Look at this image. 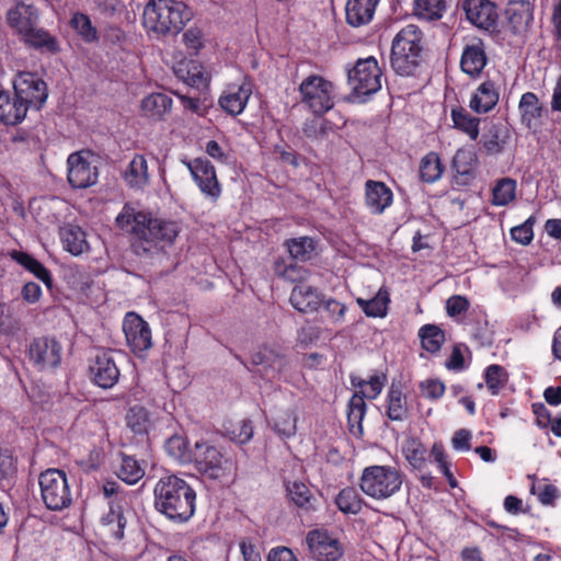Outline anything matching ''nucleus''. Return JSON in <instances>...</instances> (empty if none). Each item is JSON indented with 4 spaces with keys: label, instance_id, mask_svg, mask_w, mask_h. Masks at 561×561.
Wrapping results in <instances>:
<instances>
[{
    "label": "nucleus",
    "instance_id": "51",
    "mask_svg": "<svg viewBox=\"0 0 561 561\" xmlns=\"http://www.w3.org/2000/svg\"><path fill=\"white\" fill-rule=\"evenodd\" d=\"M518 108L522 115V121L527 126H530L531 122L541 114L539 100L533 92H526L522 95Z\"/></svg>",
    "mask_w": 561,
    "mask_h": 561
},
{
    "label": "nucleus",
    "instance_id": "30",
    "mask_svg": "<svg viewBox=\"0 0 561 561\" xmlns=\"http://www.w3.org/2000/svg\"><path fill=\"white\" fill-rule=\"evenodd\" d=\"M60 240L64 249L72 255H80L89 250L85 232L76 225H65L60 228Z\"/></svg>",
    "mask_w": 561,
    "mask_h": 561
},
{
    "label": "nucleus",
    "instance_id": "11",
    "mask_svg": "<svg viewBox=\"0 0 561 561\" xmlns=\"http://www.w3.org/2000/svg\"><path fill=\"white\" fill-rule=\"evenodd\" d=\"M385 376H371L367 380V385L359 392L353 394L348 402L347 421L350 432L354 436H360L363 434L362 422L366 414L365 399H376L382 391Z\"/></svg>",
    "mask_w": 561,
    "mask_h": 561
},
{
    "label": "nucleus",
    "instance_id": "54",
    "mask_svg": "<svg viewBox=\"0 0 561 561\" xmlns=\"http://www.w3.org/2000/svg\"><path fill=\"white\" fill-rule=\"evenodd\" d=\"M297 417L290 410L278 412L274 420V430L283 437H291L295 435Z\"/></svg>",
    "mask_w": 561,
    "mask_h": 561
},
{
    "label": "nucleus",
    "instance_id": "5",
    "mask_svg": "<svg viewBox=\"0 0 561 561\" xmlns=\"http://www.w3.org/2000/svg\"><path fill=\"white\" fill-rule=\"evenodd\" d=\"M403 483V473L392 466L366 467L360 477L362 491L374 500H387L398 493Z\"/></svg>",
    "mask_w": 561,
    "mask_h": 561
},
{
    "label": "nucleus",
    "instance_id": "12",
    "mask_svg": "<svg viewBox=\"0 0 561 561\" xmlns=\"http://www.w3.org/2000/svg\"><path fill=\"white\" fill-rule=\"evenodd\" d=\"M251 364L257 366L267 380L280 379L285 376L289 360L279 346H261L251 354Z\"/></svg>",
    "mask_w": 561,
    "mask_h": 561
},
{
    "label": "nucleus",
    "instance_id": "23",
    "mask_svg": "<svg viewBox=\"0 0 561 561\" xmlns=\"http://www.w3.org/2000/svg\"><path fill=\"white\" fill-rule=\"evenodd\" d=\"M392 191L383 182H366L365 204L371 214L381 215L392 204Z\"/></svg>",
    "mask_w": 561,
    "mask_h": 561
},
{
    "label": "nucleus",
    "instance_id": "9",
    "mask_svg": "<svg viewBox=\"0 0 561 561\" xmlns=\"http://www.w3.org/2000/svg\"><path fill=\"white\" fill-rule=\"evenodd\" d=\"M381 69L374 57L357 60L348 70L347 82L357 98L375 94L381 89Z\"/></svg>",
    "mask_w": 561,
    "mask_h": 561
},
{
    "label": "nucleus",
    "instance_id": "35",
    "mask_svg": "<svg viewBox=\"0 0 561 561\" xmlns=\"http://www.w3.org/2000/svg\"><path fill=\"white\" fill-rule=\"evenodd\" d=\"M451 121L454 128L466 134L470 140H477L480 134V119L472 116L463 107L451 108Z\"/></svg>",
    "mask_w": 561,
    "mask_h": 561
},
{
    "label": "nucleus",
    "instance_id": "17",
    "mask_svg": "<svg viewBox=\"0 0 561 561\" xmlns=\"http://www.w3.org/2000/svg\"><path fill=\"white\" fill-rule=\"evenodd\" d=\"M252 93L253 84L245 77L240 82L228 84L221 92L218 104L227 114L238 116L245 110Z\"/></svg>",
    "mask_w": 561,
    "mask_h": 561
},
{
    "label": "nucleus",
    "instance_id": "50",
    "mask_svg": "<svg viewBox=\"0 0 561 561\" xmlns=\"http://www.w3.org/2000/svg\"><path fill=\"white\" fill-rule=\"evenodd\" d=\"M145 474V469L130 456H122L117 476L127 484L137 483Z\"/></svg>",
    "mask_w": 561,
    "mask_h": 561
},
{
    "label": "nucleus",
    "instance_id": "8",
    "mask_svg": "<svg viewBox=\"0 0 561 561\" xmlns=\"http://www.w3.org/2000/svg\"><path fill=\"white\" fill-rule=\"evenodd\" d=\"M299 92L301 101L313 114H324L334 106V84L320 76L305 78L299 85Z\"/></svg>",
    "mask_w": 561,
    "mask_h": 561
},
{
    "label": "nucleus",
    "instance_id": "61",
    "mask_svg": "<svg viewBox=\"0 0 561 561\" xmlns=\"http://www.w3.org/2000/svg\"><path fill=\"white\" fill-rule=\"evenodd\" d=\"M253 436L252 423L248 420L240 421L229 433V437L237 444H245Z\"/></svg>",
    "mask_w": 561,
    "mask_h": 561
},
{
    "label": "nucleus",
    "instance_id": "33",
    "mask_svg": "<svg viewBox=\"0 0 561 561\" xmlns=\"http://www.w3.org/2000/svg\"><path fill=\"white\" fill-rule=\"evenodd\" d=\"M273 272L277 277L291 283L307 282L310 277L308 270L284 257L274 261Z\"/></svg>",
    "mask_w": 561,
    "mask_h": 561
},
{
    "label": "nucleus",
    "instance_id": "34",
    "mask_svg": "<svg viewBox=\"0 0 561 561\" xmlns=\"http://www.w3.org/2000/svg\"><path fill=\"white\" fill-rule=\"evenodd\" d=\"M287 495L290 501L305 511L316 510L317 499L313 496L309 486L298 480L286 483Z\"/></svg>",
    "mask_w": 561,
    "mask_h": 561
},
{
    "label": "nucleus",
    "instance_id": "3",
    "mask_svg": "<svg viewBox=\"0 0 561 561\" xmlns=\"http://www.w3.org/2000/svg\"><path fill=\"white\" fill-rule=\"evenodd\" d=\"M192 19L188 7L179 0H148L142 24L153 36L175 35Z\"/></svg>",
    "mask_w": 561,
    "mask_h": 561
},
{
    "label": "nucleus",
    "instance_id": "31",
    "mask_svg": "<svg viewBox=\"0 0 561 561\" xmlns=\"http://www.w3.org/2000/svg\"><path fill=\"white\" fill-rule=\"evenodd\" d=\"M124 180L133 188H144L149 184L150 175L145 156L136 154L128 163Z\"/></svg>",
    "mask_w": 561,
    "mask_h": 561
},
{
    "label": "nucleus",
    "instance_id": "10",
    "mask_svg": "<svg viewBox=\"0 0 561 561\" xmlns=\"http://www.w3.org/2000/svg\"><path fill=\"white\" fill-rule=\"evenodd\" d=\"M100 158L91 150H80L68 156V182L73 188H87L96 184Z\"/></svg>",
    "mask_w": 561,
    "mask_h": 561
},
{
    "label": "nucleus",
    "instance_id": "41",
    "mask_svg": "<svg viewBox=\"0 0 561 561\" xmlns=\"http://www.w3.org/2000/svg\"><path fill=\"white\" fill-rule=\"evenodd\" d=\"M420 178L423 182L434 183L438 181L444 173V165L436 152L425 154L419 167Z\"/></svg>",
    "mask_w": 561,
    "mask_h": 561
},
{
    "label": "nucleus",
    "instance_id": "19",
    "mask_svg": "<svg viewBox=\"0 0 561 561\" xmlns=\"http://www.w3.org/2000/svg\"><path fill=\"white\" fill-rule=\"evenodd\" d=\"M461 8L466 19L476 27L493 31L497 25L499 13L490 0H463Z\"/></svg>",
    "mask_w": 561,
    "mask_h": 561
},
{
    "label": "nucleus",
    "instance_id": "26",
    "mask_svg": "<svg viewBox=\"0 0 561 561\" xmlns=\"http://www.w3.org/2000/svg\"><path fill=\"white\" fill-rule=\"evenodd\" d=\"M8 24L21 36L37 25V10L24 2H18L7 12Z\"/></svg>",
    "mask_w": 561,
    "mask_h": 561
},
{
    "label": "nucleus",
    "instance_id": "20",
    "mask_svg": "<svg viewBox=\"0 0 561 561\" xmlns=\"http://www.w3.org/2000/svg\"><path fill=\"white\" fill-rule=\"evenodd\" d=\"M323 297L318 288L301 282L293 288L289 301L297 311L313 313L321 307Z\"/></svg>",
    "mask_w": 561,
    "mask_h": 561
},
{
    "label": "nucleus",
    "instance_id": "16",
    "mask_svg": "<svg viewBox=\"0 0 561 561\" xmlns=\"http://www.w3.org/2000/svg\"><path fill=\"white\" fill-rule=\"evenodd\" d=\"M127 345L131 352L142 356L152 346V336L149 324L135 312H128L123 322Z\"/></svg>",
    "mask_w": 561,
    "mask_h": 561
},
{
    "label": "nucleus",
    "instance_id": "43",
    "mask_svg": "<svg viewBox=\"0 0 561 561\" xmlns=\"http://www.w3.org/2000/svg\"><path fill=\"white\" fill-rule=\"evenodd\" d=\"M483 377L489 392L497 396L506 387L510 375L503 366L492 364L484 369Z\"/></svg>",
    "mask_w": 561,
    "mask_h": 561
},
{
    "label": "nucleus",
    "instance_id": "1",
    "mask_svg": "<svg viewBox=\"0 0 561 561\" xmlns=\"http://www.w3.org/2000/svg\"><path fill=\"white\" fill-rule=\"evenodd\" d=\"M122 230L130 232L138 238L137 251L145 253L159 252L174 243L180 233L176 221L151 218L148 214L136 211L125 206L116 217Z\"/></svg>",
    "mask_w": 561,
    "mask_h": 561
},
{
    "label": "nucleus",
    "instance_id": "6",
    "mask_svg": "<svg viewBox=\"0 0 561 561\" xmlns=\"http://www.w3.org/2000/svg\"><path fill=\"white\" fill-rule=\"evenodd\" d=\"M192 455L197 470L206 478L221 482L234 478L236 461L215 446L205 442H196Z\"/></svg>",
    "mask_w": 561,
    "mask_h": 561
},
{
    "label": "nucleus",
    "instance_id": "58",
    "mask_svg": "<svg viewBox=\"0 0 561 561\" xmlns=\"http://www.w3.org/2000/svg\"><path fill=\"white\" fill-rule=\"evenodd\" d=\"M183 43L190 54L197 55L205 44L204 32L197 26L188 27L183 33Z\"/></svg>",
    "mask_w": 561,
    "mask_h": 561
},
{
    "label": "nucleus",
    "instance_id": "48",
    "mask_svg": "<svg viewBox=\"0 0 561 561\" xmlns=\"http://www.w3.org/2000/svg\"><path fill=\"white\" fill-rule=\"evenodd\" d=\"M127 426L138 435L146 434L151 426L148 411L140 405L131 407L126 414Z\"/></svg>",
    "mask_w": 561,
    "mask_h": 561
},
{
    "label": "nucleus",
    "instance_id": "22",
    "mask_svg": "<svg viewBox=\"0 0 561 561\" xmlns=\"http://www.w3.org/2000/svg\"><path fill=\"white\" fill-rule=\"evenodd\" d=\"M488 64L484 44L478 39L465 46L461 58V70L471 78H478Z\"/></svg>",
    "mask_w": 561,
    "mask_h": 561
},
{
    "label": "nucleus",
    "instance_id": "47",
    "mask_svg": "<svg viewBox=\"0 0 561 561\" xmlns=\"http://www.w3.org/2000/svg\"><path fill=\"white\" fill-rule=\"evenodd\" d=\"M70 26L85 43H94L99 39L98 30L92 25L90 18L84 13H73L70 19Z\"/></svg>",
    "mask_w": 561,
    "mask_h": 561
},
{
    "label": "nucleus",
    "instance_id": "24",
    "mask_svg": "<svg viewBox=\"0 0 561 561\" xmlns=\"http://www.w3.org/2000/svg\"><path fill=\"white\" fill-rule=\"evenodd\" d=\"M499 100V87L492 80H485L472 93L469 107L477 114H486L496 106Z\"/></svg>",
    "mask_w": 561,
    "mask_h": 561
},
{
    "label": "nucleus",
    "instance_id": "49",
    "mask_svg": "<svg viewBox=\"0 0 561 561\" xmlns=\"http://www.w3.org/2000/svg\"><path fill=\"white\" fill-rule=\"evenodd\" d=\"M422 346L425 351L436 353L440 350L444 341V332L434 324H425L419 331Z\"/></svg>",
    "mask_w": 561,
    "mask_h": 561
},
{
    "label": "nucleus",
    "instance_id": "55",
    "mask_svg": "<svg viewBox=\"0 0 561 561\" xmlns=\"http://www.w3.org/2000/svg\"><path fill=\"white\" fill-rule=\"evenodd\" d=\"M477 159L468 150H458L453 160V167L460 175H471L476 169Z\"/></svg>",
    "mask_w": 561,
    "mask_h": 561
},
{
    "label": "nucleus",
    "instance_id": "45",
    "mask_svg": "<svg viewBox=\"0 0 561 561\" xmlns=\"http://www.w3.org/2000/svg\"><path fill=\"white\" fill-rule=\"evenodd\" d=\"M517 183L511 178H502L496 181L492 190V204L494 206H507L516 197Z\"/></svg>",
    "mask_w": 561,
    "mask_h": 561
},
{
    "label": "nucleus",
    "instance_id": "2",
    "mask_svg": "<svg viewBox=\"0 0 561 561\" xmlns=\"http://www.w3.org/2000/svg\"><path fill=\"white\" fill-rule=\"evenodd\" d=\"M153 495L156 510L170 520L185 523L195 513V491L175 474L161 477L153 489Z\"/></svg>",
    "mask_w": 561,
    "mask_h": 561
},
{
    "label": "nucleus",
    "instance_id": "39",
    "mask_svg": "<svg viewBox=\"0 0 561 561\" xmlns=\"http://www.w3.org/2000/svg\"><path fill=\"white\" fill-rule=\"evenodd\" d=\"M23 41L31 47L36 49L46 50L49 53L58 51V42L44 28H39L36 25L33 26L28 32L22 35Z\"/></svg>",
    "mask_w": 561,
    "mask_h": 561
},
{
    "label": "nucleus",
    "instance_id": "63",
    "mask_svg": "<svg viewBox=\"0 0 561 561\" xmlns=\"http://www.w3.org/2000/svg\"><path fill=\"white\" fill-rule=\"evenodd\" d=\"M168 454L178 460H184L186 455V443L183 437L175 435L170 437L165 443Z\"/></svg>",
    "mask_w": 561,
    "mask_h": 561
},
{
    "label": "nucleus",
    "instance_id": "28",
    "mask_svg": "<svg viewBox=\"0 0 561 561\" xmlns=\"http://www.w3.org/2000/svg\"><path fill=\"white\" fill-rule=\"evenodd\" d=\"M380 0H347L345 5L346 22L359 27L368 24L374 15Z\"/></svg>",
    "mask_w": 561,
    "mask_h": 561
},
{
    "label": "nucleus",
    "instance_id": "42",
    "mask_svg": "<svg viewBox=\"0 0 561 561\" xmlns=\"http://www.w3.org/2000/svg\"><path fill=\"white\" fill-rule=\"evenodd\" d=\"M285 245L293 260L308 261L310 260L317 249V242L310 237L293 238L285 242Z\"/></svg>",
    "mask_w": 561,
    "mask_h": 561
},
{
    "label": "nucleus",
    "instance_id": "40",
    "mask_svg": "<svg viewBox=\"0 0 561 561\" xmlns=\"http://www.w3.org/2000/svg\"><path fill=\"white\" fill-rule=\"evenodd\" d=\"M402 454L413 469L422 470L425 467L427 449L419 439L407 438L402 445Z\"/></svg>",
    "mask_w": 561,
    "mask_h": 561
},
{
    "label": "nucleus",
    "instance_id": "25",
    "mask_svg": "<svg viewBox=\"0 0 561 561\" xmlns=\"http://www.w3.org/2000/svg\"><path fill=\"white\" fill-rule=\"evenodd\" d=\"M91 373L95 383L104 389L112 388L119 377L113 356L106 352L96 355Z\"/></svg>",
    "mask_w": 561,
    "mask_h": 561
},
{
    "label": "nucleus",
    "instance_id": "56",
    "mask_svg": "<svg viewBox=\"0 0 561 561\" xmlns=\"http://www.w3.org/2000/svg\"><path fill=\"white\" fill-rule=\"evenodd\" d=\"M431 454L434 460L437 462L440 472L447 478L450 486L455 488L457 483L450 471L444 445L440 442L434 443L431 449Z\"/></svg>",
    "mask_w": 561,
    "mask_h": 561
},
{
    "label": "nucleus",
    "instance_id": "4",
    "mask_svg": "<svg viewBox=\"0 0 561 561\" xmlns=\"http://www.w3.org/2000/svg\"><path fill=\"white\" fill-rule=\"evenodd\" d=\"M422 32L413 24L400 30L392 41L390 64L393 71L403 77L412 76L422 58Z\"/></svg>",
    "mask_w": 561,
    "mask_h": 561
},
{
    "label": "nucleus",
    "instance_id": "13",
    "mask_svg": "<svg viewBox=\"0 0 561 561\" xmlns=\"http://www.w3.org/2000/svg\"><path fill=\"white\" fill-rule=\"evenodd\" d=\"M15 96L25 105V110H39L46 102L48 93L46 83L32 72H20L13 81Z\"/></svg>",
    "mask_w": 561,
    "mask_h": 561
},
{
    "label": "nucleus",
    "instance_id": "29",
    "mask_svg": "<svg viewBox=\"0 0 561 561\" xmlns=\"http://www.w3.org/2000/svg\"><path fill=\"white\" fill-rule=\"evenodd\" d=\"M510 139L511 133L507 126L503 124H493L482 136L481 142L488 154L497 156L504 151Z\"/></svg>",
    "mask_w": 561,
    "mask_h": 561
},
{
    "label": "nucleus",
    "instance_id": "60",
    "mask_svg": "<svg viewBox=\"0 0 561 561\" xmlns=\"http://www.w3.org/2000/svg\"><path fill=\"white\" fill-rule=\"evenodd\" d=\"M421 394L430 400H437L445 392V385L438 379H425L420 383Z\"/></svg>",
    "mask_w": 561,
    "mask_h": 561
},
{
    "label": "nucleus",
    "instance_id": "14",
    "mask_svg": "<svg viewBox=\"0 0 561 561\" xmlns=\"http://www.w3.org/2000/svg\"><path fill=\"white\" fill-rule=\"evenodd\" d=\"M185 164L204 197L216 203L221 196L222 190L214 165L202 158L187 161Z\"/></svg>",
    "mask_w": 561,
    "mask_h": 561
},
{
    "label": "nucleus",
    "instance_id": "53",
    "mask_svg": "<svg viewBox=\"0 0 561 561\" xmlns=\"http://www.w3.org/2000/svg\"><path fill=\"white\" fill-rule=\"evenodd\" d=\"M339 510L345 514H357L362 510V501L352 488L340 491L335 499Z\"/></svg>",
    "mask_w": 561,
    "mask_h": 561
},
{
    "label": "nucleus",
    "instance_id": "64",
    "mask_svg": "<svg viewBox=\"0 0 561 561\" xmlns=\"http://www.w3.org/2000/svg\"><path fill=\"white\" fill-rule=\"evenodd\" d=\"M468 348L462 345H455L446 366L451 370H463L466 368L465 353Z\"/></svg>",
    "mask_w": 561,
    "mask_h": 561
},
{
    "label": "nucleus",
    "instance_id": "62",
    "mask_svg": "<svg viewBox=\"0 0 561 561\" xmlns=\"http://www.w3.org/2000/svg\"><path fill=\"white\" fill-rule=\"evenodd\" d=\"M469 308V301L460 295L451 296L446 301V310L449 317L457 318L465 313Z\"/></svg>",
    "mask_w": 561,
    "mask_h": 561
},
{
    "label": "nucleus",
    "instance_id": "21",
    "mask_svg": "<svg viewBox=\"0 0 561 561\" xmlns=\"http://www.w3.org/2000/svg\"><path fill=\"white\" fill-rule=\"evenodd\" d=\"M173 72L178 79L196 89L206 88L210 81V75L204 66L193 59H182L173 66Z\"/></svg>",
    "mask_w": 561,
    "mask_h": 561
},
{
    "label": "nucleus",
    "instance_id": "7",
    "mask_svg": "<svg viewBox=\"0 0 561 561\" xmlns=\"http://www.w3.org/2000/svg\"><path fill=\"white\" fill-rule=\"evenodd\" d=\"M41 496L50 511H61L70 506L72 495L65 471L48 469L38 479Z\"/></svg>",
    "mask_w": 561,
    "mask_h": 561
},
{
    "label": "nucleus",
    "instance_id": "52",
    "mask_svg": "<svg viewBox=\"0 0 561 561\" xmlns=\"http://www.w3.org/2000/svg\"><path fill=\"white\" fill-rule=\"evenodd\" d=\"M388 302V294L382 293L381 290H379L378 294L369 300H365L363 298L357 299V304L362 307L365 314L374 318L386 316Z\"/></svg>",
    "mask_w": 561,
    "mask_h": 561
},
{
    "label": "nucleus",
    "instance_id": "44",
    "mask_svg": "<svg viewBox=\"0 0 561 561\" xmlns=\"http://www.w3.org/2000/svg\"><path fill=\"white\" fill-rule=\"evenodd\" d=\"M413 4L414 14L426 21L440 19L447 9V0H414Z\"/></svg>",
    "mask_w": 561,
    "mask_h": 561
},
{
    "label": "nucleus",
    "instance_id": "38",
    "mask_svg": "<svg viewBox=\"0 0 561 561\" xmlns=\"http://www.w3.org/2000/svg\"><path fill=\"white\" fill-rule=\"evenodd\" d=\"M12 259L22 265L26 271L32 273L36 278L42 280L48 288L53 286L50 272L35 257L25 252L14 251Z\"/></svg>",
    "mask_w": 561,
    "mask_h": 561
},
{
    "label": "nucleus",
    "instance_id": "15",
    "mask_svg": "<svg viewBox=\"0 0 561 561\" xmlns=\"http://www.w3.org/2000/svg\"><path fill=\"white\" fill-rule=\"evenodd\" d=\"M306 542L316 561H337L344 554L343 545L327 529L310 530Z\"/></svg>",
    "mask_w": 561,
    "mask_h": 561
},
{
    "label": "nucleus",
    "instance_id": "18",
    "mask_svg": "<svg viewBox=\"0 0 561 561\" xmlns=\"http://www.w3.org/2000/svg\"><path fill=\"white\" fill-rule=\"evenodd\" d=\"M62 347L55 339L39 337L30 346V358L41 370H53L61 363Z\"/></svg>",
    "mask_w": 561,
    "mask_h": 561
},
{
    "label": "nucleus",
    "instance_id": "46",
    "mask_svg": "<svg viewBox=\"0 0 561 561\" xmlns=\"http://www.w3.org/2000/svg\"><path fill=\"white\" fill-rule=\"evenodd\" d=\"M387 415L392 421H402L408 415V404L399 387L392 385L388 391Z\"/></svg>",
    "mask_w": 561,
    "mask_h": 561
},
{
    "label": "nucleus",
    "instance_id": "37",
    "mask_svg": "<svg viewBox=\"0 0 561 561\" xmlns=\"http://www.w3.org/2000/svg\"><path fill=\"white\" fill-rule=\"evenodd\" d=\"M173 101L164 93H152L141 101L145 115L151 118H162L172 108Z\"/></svg>",
    "mask_w": 561,
    "mask_h": 561
},
{
    "label": "nucleus",
    "instance_id": "57",
    "mask_svg": "<svg viewBox=\"0 0 561 561\" xmlns=\"http://www.w3.org/2000/svg\"><path fill=\"white\" fill-rule=\"evenodd\" d=\"M329 321L333 324H341L346 314V306L334 298L323 297L322 305Z\"/></svg>",
    "mask_w": 561,
    "mask_h": 561
},
{
    "label": "nucleus",
    "instance_id": "32",
    "mask_svg": "<svg viewBox=\"0 0 561 561\" xmlns=\"http://www.w3.org/2000/svg\"><path fill=\"white\" fill-rule=\"evenodd\" d=\"M25 105L16 99H11L9 93L0 92V122L7 125H15L26 116Z\"/></svg>",
    "mask_w": 561,
    "mask_h": 561
},
{
    "label": "nucleus",
    "instance_id": "27",
    "mask_svg": "<svg viewBox=\"0 0 561 561\" xmlns=\"http://www.w3.org/2000/svg\"><path fill=\"white\" fill-rule=\"evenodd\" d=\"M507 24L514 34H523L533 21L531 4L525 0L510 1L505 10Z\"/></svg>",
    "mask_w": 561,
    "mask_h": 561
},
{
    "label": "nucleus",
    "instance_id": "59",
    "mask_svg": "<svg viewBox=\"0 0 561 561\" xmlns=\"http://www.w3.org/2000/svg\"><path fill=\"white\" fill-rule=\"evenodd\" d=\"M536 221L535 216L528 217L525 222L511 229V237L514 241L527 245L534 238L533 226Z\"/></svg>",
    "mask_w": 561,
    "mask_h": 561
},
{
    "label": "nucleus",
    "instance_id": "36",
    "mask_svg": "<svg viewBox=\"0 0 561 561\" xmlns=\"http://www.w3.org/2000/svg\"><path fill=\"white\" fill-rule=\"evenodd\" d=\"M102 525L117 540L123 539L126 518L121 503L110 502L108 512L101 518Z\"/></svg>",
    "mask_w": 561,
    "mask_h": 561
}]
</instances>
